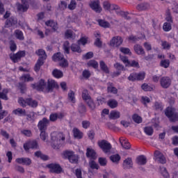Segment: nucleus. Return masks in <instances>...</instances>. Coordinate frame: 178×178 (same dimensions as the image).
I'll list each match as a JSON object with an SVG mask.
<instances>
[{"instance_id":"nucleus-1","label":"nucleus","mask_w":178,"mask_h":178,"mask_svg":"<svg viewBox=\"0 0 178 178\" xmlns=\"http://www.w3.org/2000/svg\"><path fill=\"white\" fill-rule=\"evenodd\" d=\"M40 138L42 141H51L52 148L54 149H59L60 138H58L56 135L40 134Z\"/></svg>"},{"instance_id":"nucleus-2","label":"nucleus","mask_w":178,"mask_h":178,"mask_svg":"<svg viewBox=\"0 0 178 178\" xmlns=\"http://www.w3.org/2000/svg\"><path fill=\"white\" fill-rule=\"evenodd\" d=\"M70 48L72 52H77V54H81V52L83 51L79 44L74 43L70 46V43L69 42V41H65L63 45V49L65 54H70Z\"/></svg>"},{"instance_id":"nucleus-3","label":"nucleus","mask_w":178,"mask_h":178,"mask_svg":"<svg viewBox=\"0 0 178 178\" xmlns=\"http://www.w3.org/2000/svg\"><path fill=\"white\" fill-rule=\"evenodd\" d=\"M165 115L169 118L170 122L178 120V113H176V108L173 107H168L165 111Z\"/></svg>"},{"instance_id":"nucleus-4","label":"nucleus","mask_w":178,"mask_h":178,"mask_svg":"<svg viewBox=\"0 0 178 178\" xmlns=\"http://www.w3.org/2000/svg\"><path fill=\"white\" fill-rule=\"evenodd\" d=\"M64 158H67L71 163H79V155L74 154L72 151H65L63 152Z\"/></svg>"},{"instance_id":"nucleus-5","label":"nucleus","mask_w":178,"mask_h":178,"mask_svg":"<svg viewBox=\"0 0 178 178\" xmlns=\"http://www.w3.org/2000/svg\"><path fill=\"white\" fill-rule=\"evenodd\" d=\"M49 124V120L47 118H43L38 124V127L41 133V134H45L47 128Z\"/></svg>"},{"instance_id":"nucleus-6","label":"nucleus","mask_w":178,"mask_h":178,"mask_svg":"<svg viewBox=\"0 0 178 178\" xmlns=\"http://www.w3.org/2000/svg\"><path fill=\"white\" fill-rule=\"evenodd\" d=\"M47 167L50 169L51 173H56V175L62 173V167L58 163H50Z\"/></svg>"},{"instance_id":"nucleus-7","label":"nucleus","mask_w":178,"mask_h":178,"mask_svg":"<svg viewBox=\"0 0 178 178\" xmlns=\"http://www.w3.org/2000/svg\"><path fill=\"white\" fill-rule=\"evenodd\" d=\"M26 56V51H19L15 54H10V59L13 60L14 63H17L19 62L22 58H24Z\"/></svg>"},{"instance_id":"nucleus-8","label":"nucleus","mask_w":178,"mask_h":178,"mask_svg":"<svg viewBox=\"0 0 178 178\" xmlns=\"http://www.w3.org/2000/svg\"><path fill=\"white\" fill-rule=\"evenodd\" d=\"M160 86L162 88H169L172 86V79L169 76H163L160 79Z\"/></svg>"},{"instance_id":"nucleus-9","label":"nucleus","mask_w":178,"mask_h":178,"mask_svg":"<svg viewBox=\"0 0 178 178\" xmlns=\"http://www.w3.org/2000/svg\"><path fill=\"white\" fill-rule=\"evenodd\" d=\"M98 144L99 147H100L104 154H108V152H111L112 145H111V143H108V141L102 140L101 142H99Z\"/></svg>"},{"instance_id":"nucleus-10","label":"nucleus","mask_w":178,"mask_h":178,"mask_svg":"<svg viewBox=\"0 0 178 178\" xmlns=\"http://www.w3.org/2000/svg\"><path fill=\"white\" fill-rule=\"evenodd\" d=\"M90 6L92 10L96 12V13H101V12H102V8L101 7L99 0L92 1L90 3Z\"/></svg>"},{"instance_id":"nucleus-11","label":"nucleus","mask_w":178,"mask_h":178,"mask_svg":"<svg viewBox=\"0 0 178 178\" xmlns=\"http://www.w3.org/2000/svg\"><path fill=\"white\" fill-rule=\"evenodd\" d=\"M123 44V38L120 36H115L110 41L111 47H118Z\"/></svg>"},{"instance_id":"nucleus-12","label":"nucleus","mask_w":178,"mask_h":178,"mask_svg":"<svg viewBox=\"0 0 178 178\" xmlns=\"http://www.w3.org/2000/svg\"><path fill=\"white\" fill-rule=\"evenodd\" d=\"M58 83L53 79H49L46 86L45 92H52L54 88H58Z\"/></svg>"},{"instance_id":"nucleus-13","label":"nucleus","mask_w":178,"mask_h":178,"mask_svg":"<svg viewBox=\"0 0 178 178\" xmlns=\"http://www.w3.org/2000/svg\"><path fill=\"white\" fill-rule=\"evenodd\" d=\"M154 156L156 158V161H157V162H159V163H161L162 165L166 163V158H165L163 154H162V152H161L160 151L156 150L154 152Z\"/></svg>"},{"instance_id":"nucleus-14","label":"nucleus","mask_w":178,"mask_h":178,"mask_svg":"<svg viewBox=\"0 0 178 178\" xmlns=\"http://www.w3.org/2000/svg\"><path fill=\"white\" fill-rule=\"evenodd\" d=\"M122 168L125 170L127 169H131L133 168V161L131 160V158L128 157L125 160H124Z\"/></svg>"},{"instance_id":"nucleus-15","label":"nucleus","mask_w":178,"mask_h":178,"mask_svg":"<svg viewBox=\"0 0 178 178\" xmlns=\"http://www.w3.org/2000/svg\"><path fill=\"white\" fill-rule=\"evenodd\" d=\"M86 156L90 159H97V152L94 149L88 147L86 149Z\"/></svg>"},{"instance_id":"nucleus-16","label":"nucleus","mask_w":178,"mask_h":178,"mask_svg":"<svg viewBox=\"0 0 178 178\" xmlns=\"http://www.w3.org/2000/svg\"><path fill=\"white\" fill-rule=\"evenodd\" d=\"M16 162L19 164L26 165V166L31 165V159L30 158H18L16 159Z\"/></svg>"},{"instance_id":"nucleus-17","label":"nucleus","mask_w":178,"mask_h":178,"mask_svg":"<svg viewBox=\"0 0 178 178\" xmlns=\"http://www.w3.org/2000/svg\"><path fill=\"white\" fill-rule=\"evenodd\" d=\"M36 90H38V91H43V92H45V90H47V83H45V81L44 79H41L39 81L36 86Z\"/></svg>"},{"instance_id":"nucleus-18","label":"nucleus","mask_w":178,"mask_h":178,"mask_svg":"<svg viewBox=\"0 0 178 178\" xmlns=\"http://www.w3.org/2000/svg\"><path fill=\"white\" fill-rule=\"evenodd\" d=\"M29 6L27 3H24L23 4H17V9L19 12H27V10H29Z\"/></svg>"},{"instance_id":"nucleus-19","label":"nucleus","mask_w":178,"mask_h":178,"mask_svg":"<svg viewBox=\"0 0 178 178\" xmlns=\"http://www.w3.org/2000/svg\"><path fill=\"white\" fill-rule=\"evenodd\" d=\"M26 104L28 106L33 108L38 106V102L37 100L33 99V98H26Z\"/></svg>"},{"instance_id":"nucleus-20","label":"nucleus","mask_w":178,"mask_h":178,"mask_svg":"<svg viewBox=\"0 0 178 178\" xmlns=\"http://www.w3.org/2000/svg\"><path fill=\"white\" fill-rule=\"evenodd\" d=\"M136 163L138 165H144L147 164V157L144 155L138 156L136 158Z\"/></svg>"},{"instance_id":"nucleus-21","label":"nucleus","mask_w":178,"mask_h":178,"mask_svg":"<svg viewBox=\"0 0 178 178\" xmlns=\"http://www.w3.org/2000/svg\"><path fill=\"white\" fill-rule=\"evenodd\" d=\"M46 26H49L50 27L52 28V30L54 31H58V29H59V26H58V23L52 21V20H49L45 22Z\"/></svg>"},{"instance_id":"nucleus-22","label":"nucleus","mask_w":178,"mask_h":178,"mask_svg":"<svg viewBox=\"0 0 178 178\" xmlns=\"http://www.w3.org/2000/svg\"><path fill=\"white\" fill-rule=\"evenodd\" d=\"M13 113L14 115H17L18 116H27V114L26 113V109H22L20 108L13 110Z\"/></svg>"},{"instance_id":"nucleus-23","label":"nucleus","mask_w":178,"mask_h":178,"mask_svg":"<svg viewBox=\"0 0 178 178\" xmlns=\"http://www.w3.org/2000/svg\"><path fill=\"white\" fill-rule=\"evenodd\" d=\"M35 54L38 55V56H40L39 59H42V60H45L47 59V54L45 53V51L42 49H39L38 51H35Z\"/></svg>"},{"instance_id":"nucleus-24","label":"nucleus","mask_w":178,"mask_h":178,"mask_svg":"<svg viewBox=\"0 0 178 178\" xmlns=\"http://www.w3.org/2000/svg\"><path fill=\"white\" fill-rule=\"evenodd\" d=\"M134 51L138 55H144L145 54V51L140 44L134 45Z\"/></svg>"},{"instance_id":"nucleus-25","label":"nucleus","mask_w":178,"mask_h":178,"mask_svg":"<svg viewBox=\"0 0 178 178\" xmlns=\"http://www.w3.org/2000/svg\"><path fill=\"white\" fill-rule=\"evenodd\" d=\"M107 105L111 108V109H115V108H118V101L115 99H111L107 102Z\"/></svg>"},{"instance_id":"nucleus-26","label":"nucleus","mask_w":178,"mask_h":178,"mask_svg":"<svg viewBox=\"0 0 178 178\" xmlns=\"http://www.w3.org/2000/svg\"><path fill=\"white\" fill-rule=\"evenodd\" d=\"M136 9L140 11L147 10V9H149V4L147 3H141L137 5Z\"/></svg>"},{"instance_id":"nucleus-27","label":"nucleus","mask_w":178,"mask_h":178,"mask_svg":"<svg viewBox=\"0 0 178 178\" xmlns=\"http://www.w3.org/2000/svg\"><path fill=\"white\" fill-rule=\"evenodd\" d=\"M120 118V112L116 111H111L109 114V118L113 120H115V119H119Z\"/></svg>"},{"instance_id":"nucleus-28","label":"nucleus","mask_w":178,"mask_h":178,"mask_svg":"<svg viewBox=\"0 0 178 178\" xmlns=\"http://www.w3.org/2000/svg\"><path fill=\"white\" fill-rule=\"evenodd\" d=\"M120 143L124 149H130V148H131V145L126 139L120 138Z\"/></svg>"},{"instance_id":"nucleus-29","label":"nucleus","mask_w":178,"mask_h":178,"mask_svg":"<svg viewBox=\"0 0 178 178\" xmlns=\"http://www.w3.org/2000/svg\"><path fill=\"white\" fill-rule=\"evenodd\" d=\"M14 34L17 40H19L20 41H23L24 40V35L22 31L17 29L15 31Z\"/></svg>"},{"instance_id":"nucleus-30","label":"nucleus","mask_w":178,"mask_h":178,"mask_svg":"<svg viewBox=\"0 0 178 178\" xmlns=\"http://www.w3.org/2000/svg\"><path fill=\"white\" fill-rule=\"evenodd\" d=\"M108 92H111V94H118V89L113 86V83H108L107 87Z\"/></svg>"},{"instance_id":"nucleus-31","label":"nucleus","mask_w":178,"mask_h":178,"mask_svg":"<svg viewBox=\"0 0 178 178\" xmlns=\"http://www.w3.org/2000/svg\"><path fill=\"white\" fill-rule=\"evenodd\" d=\"M42 65H44V61L42 60V58H39L34 67L35 72H40V69H41V67L42 66Z\"/></svg>"},{"instance_id":"nucleus-32","label":"nucleus","mask_w":178,"mask_h":178,"mask_svg":"<svg viewBox=\"0 0 178 178\" xmlns=\"http://www.w3.org/2000/svg\"><path fill=\"white\" fill-rule=\"evenodd\" d=\"M97 22L99 25L101 27H104V29H109V27H111V24L104 19H98Z\"/></svg>"},{"instance_id":"nucleus-33","label":"nucleus","mask_w":178,"mask_h":178,"mask_svg":"<svg viewBox=\"0 0 178 178\" xmlns=\"http://www.w3.org/2000/svg\"><path fill=\"white\" fill-rule=\"evenodd\" d=\"M20 81H34V78L31 77L30 76V74H24L20 77Z\"/></svg>"},{"instance_id":"nucleus-34","label":"nucleus","mask_w":178,"mask_h":178,"mask_svg":"<svg viewBox=\"0 0 178 178\" xmlns=\"http://www.w3.org/2000/svg\"><path fill=\"white\" fill-rule=\"evenodd\" d=\"M118 16H121V17H124L126 20H131V17L129 16L128 12H124L123 10H120V13H118Z\"/></svg>"},{"instance_id":"nucleus-35","label":"nucleus","mask_w":178,"mask_h":178,"mask_svg":"<svg viewBox=\"0 0 178 178\" xmlns=\"http://www.w3.org/2000/svg\"><path fill=\"white\" fill-rule=\"evenodd\" d=\"M65 37L67 39L69 38H76V33L73 32V31L68 29L65 33Z\"/></svg>"},{"instance_id":"nucleus-36","label":"nucleus","mask_w":178,"mask_h":178,"mask_svg":"<svg viewBox=\"0 0 178 178\" xmlns=\"http://www.w3.org/2000/svg\"><path fill=\"white\" fill-rule=\"evenodd\" d=\"M99 66L104 73H109V68H108V65H106L104 60L99 61Z\"/></svg>"},{"instance_id":"nucleus-37","label":"nucleus","mask_w":178,"mask_h":178,"mask_svg":"<svg viewBox=\"0 0 178 178\" xmlns=\"http://www.w3.org/2000/svg\"><path fill=\"white\" fill-rule=\"evenodd\" d=\"M132 120L135 123H137L138 124L143 123V118H141V116L138 115V114H134L132 115Z\"/></svg>"},{"instance_id":"nucleus-38","label":"nucleus","mask_w":178,"mask_h":178,"mask_svg":"<svg viewBox=\"0 0 178 178\" xmlns=\"http://www.w3.org/2000/svg\"><path fill=\"white\" fill-rule=\"evenodd\" d=\"M63 58V54H60V52H58L52 56V59L54 62H60Z\"/></svg>"},{"instance_id":"nucleus-39","label":"nucleus","mask_w":178,"mask_h":178,"mask_svg":"<svg viewBox=\"0 0 178 178\" xmlns=\"http://www.w3.org/2000/svg\"><path fill=\"white\" fill-rule=\"evenodd\" d=\"M110 160L113 161V163H119L120 161V155L114 154L110 156Z\"/></svg>"},{"instance_id":"nucleus-40","label":"nucleus","mask_w":178,"mask_h":178,"mask_svg":"<svg viewBox=\"0 0 178 178\" xmlns=\"http://www.w3.org/2000/svg\"><path fill=\"white\" fill-rule=\"evenodd\" d=\"M68 100L72 104H76V97H74V92L73 90H70L68 92Z\"/></svg>"},{"instance_id":"nucleus-41","label":"nucleus","mask_w":178,"mask_h":178,"mask_svg":"<svg viewBox=\"0 0 178 178\" xmlns=\"http://www.w3.org/2000/svg\"><path fill=\"white\" fill-rule=\"evenodd\" d=\"M86 104L91 109L92 111H94L95 109V103L94 102V100L90 98L88 100H86Z\"/></svg>"},{"instance_id":"nucleus-42","label":"nucleus","mask_w":178,"mask_h":178,"mask_svg":"<svg viewBox=\"0 0 178 178\" xmlns=\"http://www.w3.org/2000/svg\"><path fill=\"white\" fill-rule=\"evenodd\" d=\"M82 98L85 102L88 101V99H91V96L88 94V90H84L82 92Z\"/></svg>"},{"instance_id":"nucleus-43","label":"nucleus","mask_w":178,"mask_h":178,"mask_svg":"<svg viewBox=\"0 0 178 178\" xmlns=\"http://www.w3.org/2000/svg\"><path fill=\"white\" fill-rule=\"evenodd\" d=\"M52 74L54 77H56V79H60V77H63V72L58 70H54Z\"/></svg>"},{"instance_id":"nucleus-44","label":"nucleus","mask_w":178,"mask_h":178,"mask_svg":"<svg viewBox=\"0 0 178 178\" xmlns=\"http://www.w3.org/2000/svg\"><path fill=\"white\" fill-rule=\"evenodd\" d=\"M88 66L90 67H93L94 69H97L98 67V62L95 60H90L87 63Z\"/></svg>"},{"instance_id":"nucleus-45","label":"nucleus","mask_w":178,"mask_h":178,"mask_svg":"<svg viewBox=\"0 0 178 178\" xmlns=\"http://www.w3.org/2000/svg\"><path fill=\"white\" fill-rule=\"evenodd\" d=\"M170 65V61L169 60H162L160 63V66L164 67V69H168Z\"/></svg>"},{"instance_id":"nucleus-46","label":"nucleus","mask_w":178,"mask_h":178,"mask_svg":"<svg viewBox=\"0 0 178 178\" xmlns=\"http://www.w3.org/2000/svg\"><path fill=\"white\" fill-rule=\"evenodd\" d=\"M114 67L118 72H123V71L126 70V69H124V65L120 64V63H115L114 64Z\"/></svg>"},{"instance_id":"nucleus-47","label":"nucleus","mask_w":178,"mask_h":178,"mask_svg":"<svg viewBox=\"0 0 178 178\" xmlns=\"http://www.w3.org/2000/svg\"><path fill=\"white\" fill-rule=\"evenodd\" d=\"M78 111L79 113L83 114L87 112V108H86V106L83 103H81L79 104Z\"/></svg>"},{"instance_id":"nucleus-48","label":"nucleus","mask_w":178,"mask_h":178,"mask_svg":"<svg viewBox=\"0 0 178 178\" xmlns=\"http://www.w3.org/2000/svg\"><path fill=\"white\" fill-rule=\"evenodd\" d=\"M127 67H140V64L136 60H131L128 63V66Z\"/></svg>"},{"instance_id":"nucleus-49","label":"nucleus","mask_w":178,"mask_h":178,"mask_svg":"<svg viewBox=\"0 0 178 178\" xmlns=\"http://www.w3.org/2000/svg\"><path fill=\"white\" fill-rule=\"evenodd\" d=\"M145 79V72H136V81H140L141 80H144Z\"/></svg>"},{"instance_id":"nucleus-50","label":"nucleus","mask_w":178,"mask_h":178,"mask_svg":"<svg viewBox=\"0 0 178 178\" xmlns=\"http://www.w3.org/2000/svg\"><path fill=\"white\" fill-rule=\"evenodd\" d=\"M18 103L22 108H26L27 106V99H24L23 97H19Z\"/></svg>"},{"instance_id":"nucleus-51","label":"nucleus","mask_w":178,"mask_h":178,"mask_svg":"<svg viewBox=\"0 0 178 178\" xmlns=\"http://www.w3.org/2000/svg\"><path fill=\"white\" fill-rule=\"evenodd\" d=\"M112 6V4L108 1H105L103 2V8L104 10H111V8Z\"/></svg>"},{"instance_id":"nucleus-52","label":"nucleus","mask_w":178,"mask_h":178,"mask_svg":"<svg viewBox=\"0 0 178 178\" xmlns=\"http://www.w3.org/2000/svg\"><path fill=\"white\" fill-rule=\"evenodd\" d=\"M28 120L31 122H34V119L35 118V113L34 111H31L28 115H26Z\"/></svg>"},{"instance_id":"nucleus-53","label":"nucleus","mask_w":178,"mask_h":178,"mask_svg":"<svg viewBox=\"0 0 178 178\" xmlns=\"http://www.w3.org/2000/svg\"><path fill=\"white\" fill-rule=\"evenodd\" d=\"M77 3H76V0H71L70 4L68 5V9L70 10H74L76 9V6Z\"/></svg>"},{"instance_id":"nucleus-54","label":"nucleus","mask_w":178,"mask_h":178,"mask_svg":"<svg viewBox=\"0 0 178 178\" xmlns=\"http://www.w3.org/2000/svg\"><path fill=\"white\" fill-rule=\"evenodd\" d=\"M141 88L142 90H143V91H152V90H154L152 87H151L147 83H143L141 86Z\"/></svg>"},{"instance_id":"nucleus-55","label":"nucleus","mask_w":178,"mask_h":178,"mask_svg":"<svg viewBox=\"0 0 178 178\" xmlns=\"http://www.w3.org/2000/svg\"><path fill=\"white\" fill-rule=\"evenodd\" d=\"M31 145V148L32 149H39L40 146L38 145V143H37L35 140L29 141Z\"/></svg>"},{"instance_id":"nucleus-56","label":"nucleus","mask_w":178,"mask_h":178,"mask_svg":"<svg viewBox=\"0 0 178 178\" xmlns=\"http://www.w3.org/2000/svg\"><path fill=\"white\" fill-rule=\"evenodd\" d=\"M120 60H122V62H123V63H124L126 67H127L129 66V58H127V56H120Z\"/></svg>"},{"instance_id":"nucleus-57","label":"nucleus","mask_w":178,"mask_h":178,"mask_svg":"<svg viewBox=\"0 0 178 178\" xmlns=\"http://www.w3.org/2000/svg\"><path fill=\"white\" fill-rule=\"evenodd\" d=\"M59 65L61 66V67H67L69 66V63L67 62V60L63 58L60 60Z\"/></svg>"},{"instance_id":"nucleus-58","label":"nucleus","mask_w":178,"mask_h":178,"mask_svg":"<svg viewBox=\"0 0 178 178\" xmlns=\"http://www.w3.org/2000/svg\"><path fill=\"white\" fill-rule=\"evenodd\" d=\"M110 10H115L116 15H118V13H120L122 10H120V7H119V6L116 4H111V8H110Z\"/></svg>"},{"instance_id":"nucleus-59","label":"nucleus","mask_w":178,"mask_h":178,"mask_svg":"<svg viewBox=\"0 0 178 178\" xmlns=\"http://www.w3.org/2000/svg\"><path fill=\"white\" fill-rule=\"evenodd\" d=\"M92 58H94V53H92V51H89L86 54L83 55V59H86V60L88 59H91Z\"/></svg>"},{"instance_id":"nucleus-60","label":"nucleus","mask_w":178,"mask_h":178,"mask_svg":"<svg viewBox=\"0 0 178 178\" xmlns=\"http://www.w3.org/2000/svg\"><path fill=\"white\" fill-rule=\"evenodd\" d=\"M7 92L8 89H4L3 92H0V98H1V99H5V101H8V96H6Z\"/></svg>"},{"instance_id":"nucleus-61","label":"nucleus","mask_w":178,"mask_h":178,"mask_svg":"<svg viewBox=\"0 0 178 178\" xmlns=\"http://www.w3.org/2000/svg\"><path fill=\"white\" fill-rule=\"evenodd\" d=\"M161 175L163 176V177L168 178L170 177L169 172H168V170H166V168L162 167L161 168Z\"/></svg>"},{"instance_id":"nucleus-62","label":"nucleus","mask_w":178,"mask_h":178,"mask_svg":"<svg viewBox=\"0 0 178 178\" xmlns=\"http://www.w3.org/2000/svg\"><path fill=\"white\" fill-rule=\"evenodd\" d=\"M163 29L164 31H170V30H172V25L170 23L165 22Z\"/></svg>"},{"instance_id":"nucleus-63","label":"nucleus","mask_w":178,"mask_h":178,"mask_svg":"<svg viewBox=\"0 0 178 178\" xmlns=\"http://www.w3.org/2000/svg\"><path fill=\"white\" fill-rule=\"evenodd\" d=\"M144 131L146 134H152L154 133V129L152 127H146L144 128Z\"/></svg>"},{"instance_id":"nucleus-64","label":"nucleus","mask_w":178,"mask_h":178,"mask_svg":"<svg viewBox=\"0 0 178 178\" xmlns=\"http://www.w3.org/2000/svg\"><path fill=\"white\" fill-rule=\"evenodd\" d=\"M89 166L91 169H98L99 168L98 164H97L94 161L89 162Z\"/></svg>"}]
</instances>
